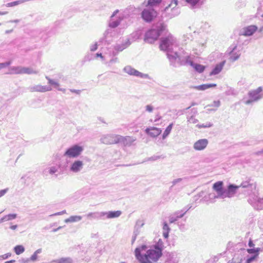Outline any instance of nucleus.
I'll list each match as a JSON object with an SVG mask.
<instances>
[{"instance_id": "obj_1", "label": "nucleus", "mask_w": 263, "mask_h": 263, "mask_svg": "<svg viewBox=\"0 0 263 263\" xmlns=\"http://www.w3.org/2000/svg\"><path fill=\"white\" fill-rule=\"evenodd\" d=\"M168 59L171 63V65L174 67L177 66V64L180 65H190V62L193 61L190 55L184 51L179 54L176 51L173 52V53H169L168 54Z\"/></svg>"}, {"instance_id": "obj_2", "label": "nucleus", "mask_w": 263, "mask_h": 263, "mask_svg": "<svg viewBox=\"0 0 263 263\" xmlns=\"http://www.w3.org/2000/svg\"><path fill=\"white\" fill-rule=\"evenodd\" d=\"M178 45L176 39L171 34L161 39L160 44V49L161 50L166 52V55L168 57V54L173 53L174 47Z\"/></svg>"}, {"instance_id": "obj_3", "label": "nucleus", "mask_w": 263, "mask_h": 263, "mask_svg": "<svg viewBox=\"0 0 263 263\" xmlns=\"http://www.w3.org/2000/svg\"><path fill=\"white\" fill-rule=\"evenodd\" d=\"M166 25L161 23L147 31L144 36L145 42L152 44L158 39L161 33L165 30Z\"/></svg>"}, {"instance_id": "obj_4", "label": "nucleus", "mask_w": 263, "mask_h": 263, "mask_svg": "<svg viewBox=\"0 0 263 263\" xmlns=\"http://www.w3.org/2000/svg\"><path fill=\"white\" fill-rule=\"evenodd\" d=\"M162 253H160L153 248L147 250L146 253L144 254V257L141 263H153L156 262L162 256Z\"/></svg>"}, {"instance_id": "obj_5", "label": "nucleus", "mask_w": 263, "mask_h": 263, "mask_svg": "<svg viewBox=\"0 0 263 263\" xmlns=\"http://www.w3.org/2000/svg\"><path fill=\"white\" fill-rule=\"evenodd\" d=\"M84 148L79 144H74L65 151L64 156L69 158H76L83 152Z\"/></svg>"}, {"instance_id": "obj_6", "label": "nucleus", "mask_w": 263, "mask_h": 263, "mask_svg": "<svg viewBox=\"0 0 263 263\" xmlns=\"http://www.w3.org/2000/svg\"><path fill=\"white\" fill-rule=\"evenodd\" d=\"M223 183L219 181L215 182L213 185V190L216 192V195L210 194L211 199H223V195L225 189L223 187Z\"/></svg>"}, {"instance_id": "obj_7", "label": "nucleus", "mask_w": 263, "mask_h": 263, "mask_svg": "<svg viewBox=\"0 0 263 263\" xmlns=\"http://www.w3.org/2000/svg\"><path fill=\"white\" fill-rule=\"evenodd\" d=\"M248 202L254 209L258 211L262 209L261 203H263V197H259L255 194L250 195L248 199Z\"/></svg>"}, {"instance_id": "obj_8", "label": "nucleus", "mask_w": 263, "mask_h": 263, "mask_svg": "<svg viewBox=\"0 0 263 263\" xmlns=\"http://www.w3.org/2000/svg\"><path fill=\"white\" fill-rule=\"evenodd\" d=\"M262 91L261 87H258L256 89L250 91L249 92V99L245 101L246 104H250L253 102L257 101L262 98L261 94Z\"/></svg>"}, {"instance_id": "obj_9", "label": "nucleus", "mask_w": 263, "mask_h": 263, "mask_svg": "<svg viewBox=\"0 0 263 263\" xmlns=\"http://www.w3.org/2000/svg\"><path fill=\"white\" fill-rule=\"evenodd\" d=\"M119 135L107 134L102 136L100 141L103 144H114L119 143Z\"/></svg>"}, {"instance_id": "obj_10", "label": "nucleus", "mask_w": 263, "mask_h": 263, "mask_svg": "<svg viewBox=\"0 0 263 263\" xmlns=\"http://www.w3.org/2000/svg\"><path fill=\"white\" fill-rule=\"evenodd\" d=\"M119 11V10H116L111 15L108 23L109 27L112 28H116L120 25L121 21L123 20V15H119L117 17H116L117 13H118Z\"/></svg>"}, {"instance_id": "obj_11", "label": "nucleus", "mask_w": 263, "mask_h": 263, "mask_svg": "<svg viewBox=\"0 0 263 263\" xmlns=\"http://www.w3.org/2000/svg\"><path fill=\"white\" fill-rule=\"evenodd\" d=\"M156 16V12L153 8H145L141 12V17L146 22H151Z\"/></svg>"}, {"instance_id": "obj_12", "label": "nucleus", "mask_w": 263, "mask_h": 263, "mask_svg": "<svg viewBox=\"0 0 263 263\" xmlns=\"http://www.w3.org/2000/svg\"><path fill=\"white\" fill-rule=\"evenodd\" d=\"M123 71L130 76H134L143 79H149L148 74L143 73L130 66H125L123 69Z\"/></svg>"}, {"instance_id": "obj_13", "label": "nucleus", "mask_w": 263, "mask_h": 263, "mask_svg": "<svg viewBox=\"0 0 263 263\" xmlns=\"http://www.w3.org/2000/svg\"><path fill=\"white\" fill-rule=\"evenodd\" d=\"M191 207H185L180 211H178L174 213L173 214L170 215L168 217L169 222L170 223H175L179 219L183 217L187 211L190 209Z\"/></svg>"}, {"instance_id": "obj_14", "label": "nucleus", "mask_w": 263, "mask_h": 263, "mask_svg": "<svg viewBox=\"0 0 263 263\" xmlns=\"http://www.w3.org/2000/svg\"><path fill=\"white\" fill-rule=\"evenodd\" d=\"M239 187V186L233 184H230L228 186L227 189H225L223 199L226 198H231L236 194L237 190Z\"/></svg>"}, {"instance_id": "obj_15", "label": "nucleus", "mask_w": 263, "mask_h": 263, "mask_svg": "<svg viewBox=\"0 0 263 263\" xmlns=\"http://www.w3.org/2000/svg\"><path fill=\"white\" fill-rule=\"evenodd\" d=\"M177 5V0H171V3L165 8L164 11L167 12L170 9L173 12L171 14V17H174L179 14L178 9L176 8Z\"/></svg>"}, {"instance_id": "obj_16", "label": "nucleus", "mask_w": 263, "mask_h": 263, "mask_svg": "<svg viewBox=\"0 0 263 263\" xmlns=\"http://www.w3.org/2000/svg\"><path fill=\"white\" fill-rule=\"evenodd\" d=\"M162 132L161 128L149 126L145 129V133L152 138L158 137Z\"/></svg>"}, {"instance_id": "obj_17", "label": "nucleus", "mask_w": 263, "mask_h": 263, "mask_svg": "<svg viewBox=\"0 0 263 263\" xmlns=\"http://www.w3.org/2000/svg\"><path fill=\"white\" fill-rule=\"evenodd\" d=\"M209 143V141L206 139H201L195 142L193 145V148L196 151H202L204 149Z\"/></svg>"}, {"instance_id": "obj_18", "label": "nucleus", "mask_w": 263, "mask_h": 263, "mask_svg": "<svg viewBox=\"0 0 263 263\" xmlns=\"http://www.w3.org/2000/svg\"><path fill=\"white\" fill-rule=\"evenodd\" d=\"M84 163L82 161L75 160L70 166V171L73 173H78L80 172L83 167Z\"/></svg>"}, {"instance_id": "obj_19", "label": "nucleus", "mask_w": 263, "mask_h": 263, "mask_svg": "<svg viewBox=\"0 0 263 263\" xmlns=\"http://www.w3.org/2000/svg\"><path fill=\"white\" fill-rule=\"evenodd\" d=\"M60 166L53 165L46 167L43 171V174L45 176H47L48 174L51 175H54L55 177H58L59 174Z\"/></svg>"}, {"instance_id": "obj_20", "label": "nucleus", "mask_w": 263, "mask_h": 263, "mask_svg": "<svg viewBox=\"0 0 263 263\" xmlns=\"http://www.w3.org/2000/svg\"><path fill=\"white\" fill-rule=\"evenodd\" d=\"M119 143L123 144L124 146H130L136 140V139L130 136H122L120 135Z\"/></svg>"}, {"instance_id": "obj_21", "label": "nucleus", "mask_w": 263, "mask_h": 263, "mask_svg": "<svg viewBox=\"0 0 263 263\" xmlns=\"http://www.w3.org/2000/svg\"><path fill=\"white\" fill-rule=\"evenodd\" d=\"M30 91L31 92L37 91V92H46L51 90L52 88L50 86H42L41 85H35L33 87H30Z\"/></svg>"}, {"instance_id": "obj_22", "label": "nucleus", "mask_w": 263, "mask_h": 263, "mask_svg": "<svg viewBox=\"0 0 263 263\" xmlns=\"http://www.w3.org/2000/svg\"><path fill=\"white\" fill-rule=\"evenodd\" d=\"M192 9L198 8L202 5L205 0H184Z\"/></svg>"}, {"instance_id": "obj_23", "label": "nucleus", "mask_w": 263, "mask_h": 263, "mask_svg": "<svg viewBox=\"0 0 263 263\" xmlns=\"http://www.w3.org/2000/svg\"><path fill=\"white\" fill-rule=\"evenodd\" d=\"M147 249V246L145 245H142L141 247L137 248L135 249V253L136 258L141 263L143 259L144 254L142 255L141 253L142 251H144Z\"/></svg>"}, {"instance_id": "obj_24", "label": "nucleus", "mask_w": 263, "mask_h": 263, "mask_svg": "<svg viewBox=\"0 0 263 263\" xmlns=\"http://www.w3.org/2000/svg\"><path fill=\"white\" fill-rule=\"evenodd\" d=\"M85 216L89 220L100 219L103 217L102 212H90L87 214Z\"/></svg>"}, {"instance_id": "obj_25", "label": "nucleus", "mask_w": 263, "mask_h": 263, "mask_svg": "<svg viewBox=\"0 0 263 263\" xmlns=\"http://www.w3.org/2000/svg\"><path fill=\"white\" fill-rule=\"evenodd\" d=\"M257 30V27L255 25H250L243 28V35L245 36H251Z\"/></svg>"}, {"instance_id": "obj_26", "label": "nucleus", "mask_w": 263, "mask_h": 263, "mask_svg": "<svg viewBox=\"0 0 263 263\" xmlns=\"http://www.w3.org/2000/svg\"><path fill=\"white\" fill-rule=\"evenodd\" d=\"M225 63L226 61H223L220 62L219 63L216 64L214 68L212 70V71L210 72V76L216 75L219 73L222 70Z\"/></svg>"}, {"instance_id": "obj_27", "label": "nucleus", "mask_w": 263, "mask_h": 263, "mask_svg": "<svg viewBox=\"0 0 263 263\" xmlns=\"http://www.w3.org/2000/svg\"><path fill=\"white\" fill-rule=\"evenodd\" d=\"M103 214V217H106L107 218H114L119 217L121 215V211H109V212H102Z\"/></svg>"}, {"instance_id": "obj_28", "label": "nucleus", "mask_w": 263, "mask_h": 263, "mask_svg": "<svg viewBox=\"0 0 263 263\" xmlns=\"http://www.w3.org/2000/svg\"><path fill=\"white\" fill-rule=\"evenodd\" d=\"M239 186L242 187V188H247L248 189V190L253 191L256 189V184L255 183L249 180L242 182Z\"/></svg>"}, {"instance_id": "obj_29", "label": "nucleus", "mask_w": 263, "mask_h": 263, "mask_svg": "<svg viewBox=\"0 0 263 263\" xmlns=\"http://www.w3.org/2000/svg\"><path fill=\"white\" fill-rule=\"evenodd\" d=\"M114 28L109 27L107 28L104 33L103 40H105V42H109V37H112L115 34Z\"/></svg>"}, {"instance_id": "obj_30", "label": "nucleus", "mask_w": 263, "mask_h": 263, "mask_svg": "<svg viewBox=\"0 0 263 263\" xmlns=\"http://www.w3.org/2000/svg\"><path fill=\"white\" fill-rule=\"evenodd\" d=\"M131 43L129 40H127L125 42L122 43L121 44H117L114 48L117 51H122L124 49L126 48L130 45Z\"/></svg>"}, {"instance_id": "obj_31", "label": "nucleus", "mask_w": 263, "mask_h": 263, "mask_svg": "<svg viewBox=\"0 0 263 263\" xmlns=\"http://www.w3.org/2000/svg\"><path fill=\"white\" fill-rule=\"evenodd\" d=\"M190 66H191L196 71L199 73L203 72L205 68L204 66L199 64L195 63L193 61L190 62Z\"/></svg>"}, {"instance_id": "obj_32", "label": "nucleus", "mask_w": 263, "mask_h": 263, "mask_svg": "<svg viewBox=\"0 0 263 263\" xmlns=\"http://www.w3.org/2000/svg\"><path fill=\"white\" fill-rule=\"evenodd\" d=\"M82 219V216L74 215L71 216L69 218L65 219L64 221L65 223H72L77 222L81 221Z\"/></svg>"}, {"instance_id": "obj_33", "label": "nucleus", "mask_w": 263, "mask_h": 263, "mask_svg": "<svg viewBox=\"0 0 263 263\" xmlns=\"http://www.w3.org/2000/svg\"><path fill=\"white\" fill-rule=\"evenodd\" d=\"M152 248L159 252L160 251V253H162V251L164 249V244L162 239H159Z\"/></svg>"}, {"instance_id": "obj_34", "label": "nucleus", "mask_w": 263, "mask_h": 263, "mask_svg": "<svg viewBox=\"0 0 263 263\" xmlns=\"http://www.w3.org/2000/svg\"><path fill=\"white\" fill-rule=\"evenodd\" d=\"M16 217V214H9L8 215H5L0 219V223L5 221L12 220L15 219Z\"/></svg>"}, {"instance_id": "obj_35", "label": "nucleus", "mask_w": 263, "mask_h": 263, "mask_svg": "<svg viewBox=\"0 0 263 263\" xmlns=\"http://www.w3.org/2000/svg\"><path fill=\"white\" fill-rule=\"evenodd\" d=\"M173 125H174L173 123H171L167 126V127L166 128V129H165L164 132L163 133V135L162 136V139L164 140V139H166V137L170 135L171 130L172 129Z\"/></svg>"}, {"instance_id": "obj_36", "label": "nucleus", "mask_w": 263, "mask_h": 263, "mask_svg": "<svg viewBox=\"0 0 263 263\" xmlns=\"http://www.w3.org/2000/svg\"><path fill=\"white\" fill-rule=\"evenodd\" d=\"M236 46H235L233 50L230 52V59L232 62H234L238 60L240 55L239 53L234 52V50L236 48Z\"/></svg>"}, {"instance_id": "obj_37", "label": "nucleus", "mask_w": 263, "mask_h": 263, "mask_svg": "<svg viewBox=\"0 0 263 263\" xmlns=\"http://www.w3.org/2000/svg\"><path fill=\"white\" fill-rule=\"evenodd\" d=\"M37 71L30 67H22V74H36Z\"/></svg>"}, {"instance_id": "obj_38", "label": "nucleus", "mask_w": 263, "mask_h": 263, "mask_svg": "<svg viewBox=\"0 0 263 263\" xmlns=\"http://www.w3.org/2000/svg\"><path fill=\"white\" fill-rule=\"evenodd\" d=\"M22 66H13L10 67L11 74H22Z\"/></svg>"}, {"instance_id": "obj_39", "label": "nucleus", "mask_w": 263, "mask_h": 263, "mask_svg": "<svg viewBox=\"0 0 263 263\" xmlns=\"http://www.w3.org/2000/svg\"><path fill=\"white\" fill-rule=\"evenodd\" d=\"M161 0H148L147 3L146 2H144L143 4L145 6H154L157 5L161 3Z\"/></svg>"}, {"instance_id": "obj_40", "label": "nucleus", "mask_w": 263, "mask_h": 263, "mask_svg": "<svg viewBox=\"0 0 263 263\" xmlns=\"http://www.w3.org/2000/svg\"><path fill=\"white\" fill-rule=\"evenodd\" d=\"M13 250L16 255H20L25 251V248L22 245H17Z\"/></svg>"}, {"instance_id": "obj_41", "label": "nucleus", "mask_w": 263, "mask_h": 263, "mask_svg": "<svg viewBox=\"0 0 263 263\" xmlns=\"http://www.w3.org/2000/svg\"><path fill=\"white\" fill-rule=\"evenodd\" d=\"M53 263H72V259L71 258H62L60 259L53 260Z\"/></svg>"}, {"instance_id": "obj_42", "label": "nucleus", "mask_w": 263, "mask_h": 263, "mask_svg": "<svg viewBox=\"0 0 263 263\" xmlns=\"http://www.w3.org/2000/svg\"><path fill=\"white\" fill-rule=\"evenodd\" d=\"M46 79L48 81V83L51 85L54 86V88H57L59 87L60 84L54 80L51 79L49 77L46 76Z\"/></svg>"}, {"instance_id": "obj_43", "label": "nucleus", "mask_w": 263, "mask_h": 263, "mask_svg": "<svg viewBox=\"0 0 263 263\" xmlns=\"http://www.w3.org/2000/svg\"><path fill=\"white\" fill-rule=\"evenodd\" d=\"M25 1L24 0H20V1H16L13 2L7 3L6 6L8 7H14L16 5H18L19 4H21L23 3Z\"/></svg>"}, {"instance_id": "obj_44", "label": "nucleus", "mask_w": 263, "mask_h": 263, "mask_svg": "<svg viewBox=\"0 0 263 263\" xmlns=\"http://www.w3.org/2000/svg\"><path fill=\"white\" fill-rule=\"evenodd\" d=\"M261 250L260 248H250L247 249V252L250 254H257L258 255L259 252Z\"/></svg>"}, {"instance_id": "obj_45", "label": "nucleus", "mask_w": 263, "mask_h": 263, "mask_svg": "<svg viewBox=\"0 0 263 263\" xmlns=\"http://www.w3.org/2000/svg\"><path fill=\"white\" fill-rule=\"evenodd\" d=\"M144 225V222L143 220L139 219L137 220L135 227L136 229H140Z\"/></svg>"}, {"instance_id": "obj_46", "label": "nucleus", "mask_w": 263, "mask_h": 263, "mask_svg": "<svg viewBox=\"0 0 263 263\" xmlns=\"http://www.w3.org/2000/svg\"><path fill=\"white\" fill-rule=\"evenodd\" d=\"M118 62L117 58H112L109 60V61L106 62L105 64L108 67H110L114 63H116Z\"/></svg>"}, {"instance_id": "obj_47", "label": "nucleus", "mask_w": 263, "mask_h": 263, "mask_svg": "<svg viewBox=\"0 0 263 263\" xmlns=\"http://www.w3.org/2000/svg\"><path fill=\"white\" fill-rule=\"evenodd\" d=\"M257 257V254H254L253 256L248 257L247 259L246 263H251L255 259V258Z\"/></svg>"}, {"instance_id": "obj_48", "label": "nucleus", "mask_w": 263, "mask_h": 263, "mask_svg": "<svg viewBox=\"0 0 263 263\" xmlns=\"http://www.w3.org/2000/svg\"><path fill=\"white\" fill-rule=\"evenodd\" d=\"M170 232V228L166 222H164L163 226V232Z\"/></svg>"}, {"instance_id": "obj_49", "label": "nucleus", "mask_w": 263, "mask_h": 263, "mask_svg": "<svg viewBox=\"0 0 263 263\" xmlns=\"http://www.w3.org/2000/svg\"><path fill=\"white\" fill-rule=\"evenodd\" d=\"M194 88L198 90H206L204 84H202L198 86H194Z\"/></svg>"}, {"instance_id": "obj_50", "label": "nucleus", "mask_w": 263, "mask_h": 263, "mask_svg": "<svg viewBox=\"0 0 263 263\" xmlns=\"http://www.w3.org/2000/svg\"><path fill=\"white\" fill-rule=\"evenodd\" d=\"M154 110V107L151 105H147L145 106V110L148 112H152Z\"/></svg>"}, {"instance_id": "obj_51", "label": "nucleus", "mask_w": 263, "mask_h": 263, "mask_svg": "<svg viewBox=\"0 0 263 263\" xmlns=\"http://www.w3.org/2000/svg\"><path fill=\"white\" fill-rule=\"evenodd\" d=\"M187 121L191 123H196L198 121L197 119L194 118L193 116H191V117L187 118Z\"/></svg>"}, {"instance_id": "obj_52", "label": "nucleus", "mask_w": 263, "mask_h": 263, "mask_svg": "<svg viewBox=\"0 0 263 263\" xmlns=\"http://www.w3.org/2000/svg\"><path fill=\"white\" fill-rule=\"evenodd\" d=\"M182 180V178H178V179H175L173 181H172V185L171 186V188H173V187L176 184H177L178 183H179Z\"/></svg>"}, {"instance_id": "obj_53", "label": "nucleus", "mask_w": 263, "mask_h": 263, "mask_svg": "<svg viewBox=\"0 0 263 263\" xmlns=\"http://www.w3.org/2000/svg\"><path fill=\"white\" fill-rule=\"evenodd\" d=\"M11 255V253H8L5 254L4 255H1L0 259H6L8 257H10Z\"/></svg>"}, {"instance_id": "obj_54", "label": "nucleus", "mask_w": 263, "mask_h": 263, "mask_svg": "<svg viewBox=\"0 0 263 263\" xmlns=\"http://www.w3.org/2000/svg\"><path fill=\"white\" fill-rule=\"evenodd\" d=\"M161 158V156H153L148 158V160L149 161H156Z\"/></svg>"}, {"instance_id": "obj_55", "label": "nucleus", "mask_w": 263, "mask_h": 263, "mask_svg": "<svg viewBox=\"0 0 263 263\" xmlns=\"http://www.w3.org/2000/svg\"><path fill=\"white\" fill-rule=\"evenodd\" d=\"M205 86V88L206 89H209L211 87H215L217 85L216 84L213 83V84H204Z\"/></svg>"}, {"instance_id": "obj_56", "label": "nucleus", "mask_w": 263, "mask_h": 263, "mask_svg": "<svg viewBox=\"0 0 263 263\" xmlns=\"http://www.w3.org/2000/svg\"><path fill=\"white\" fill-rule=\"evenodd\" d=\"M30 261V259L28 258H22L18 260L20 263H28Z\"/></svg>"}, {"instance_id": "obj_57", "label": "nucleus", "mask_w": 263, "mask_h": 263, "mask_svg": "<svg viewBox=\"0 0 263 263\" xmlns=\"http://www.w3.org/2000/svg\"><path fill=\"white\" fill-rule=\"evenodd\" d=\"M98 48V44L97 43H95L93 45H92L90 47V49L91 51H96Z\"/></svg>"}, {"instance_id": "obj_58", "label": "nucleus", "mask_w": 263, "mask_h": 263, "mask_svg": "<svg viewBox=\"0 0 263 263\" xmlns=\"http://www.w3.org/2000/svg\"><path fill=\"white\" fill-rule=\"evenodd\" d=\"M212 126V124L211 123H208L206 124H202L201 125H198V126L199 128H206V127H210Z\"/></svg>"}, {"instance_id": "obj_59", "label": "nucleus", "mask_w": 263, "mask_h": 263, "mask_svg": "<svg viewBox=\"0 0 263 263\" xmlns=\"http://www.w3.org/2000/svg\"><path fill=\"white\" fill-rule=\"evenodd\" d=\"M8 191V189H3L0 191V198L4 196Z\"/></svg>"}, {"instance_id": "obj_60", "label": "nucleus", "mask_w": 263, "mask_h": 263, "mask_svg": "<svg viewBox=\"0 0 263 263\" xmlns=\"http://www.w3.org/2000/svg\"><path fill=\"white\" fill-rule=\"evenodd\" d=\"M37 258V255L34 253L31 255V256L30 257V258L29 259H30V261L31 260L32 261H35V260H36Z\"/></svg>"}, {"instance_id": "obj_61", "label": "nucleus", "mask_w": 263, "mask_h": 263, "mask_svg": "<svg viewBox=\"0 0 263 263\" xmlns=\"http://www.w3.org/2000/svg\"><path fill=\"white\" fill-rule=\"evenodd\" d=\"M220 105V101H214L213 103V104L211 105V106H215V107H219Z\"/></svg>"}, {"instance_id": "obj_62", "label": "nucleus", "mask_w": 263, "mask_h": 263, "mask_svg": "<svg viewBox=\"0 0 263 263\" xmlns=\"http://www.w3.org/2000/svg\"><path fill=\"white\" fill-rule=\"evenodd\" d=\"M70 91L72 92V93H75L77 95H79L81 91L80 90H77V89H69Z\"/></svg>"}, {"instance_id": "obj_63", "label": "nucleus", "mask_w": 263, "mask_h": 263, "mask_svg": "<svg viewBox=\"0 0 263 263\" xmlns=\"http://www.w3.org/2000/svg\"><path fill=\"white\" fill-rule=\"evenodd\" d=\"M140 233V229H136L135 227H134V230L133 235L135 236H138Z\"/></svg>"}, {"instance_id": "obj_64", "label": "nucleus", "mask_w": 263, "mask_h": 263, "mask_svg": "<svg viewBox=\"0 0 263 263\" xmlns=\"http://www.w3.org/2000/svg\"><path fill=\"white\" fill-rule=\"evenodd\" d=\"M96 55L97 57H100L102 60H105V57L102 55V53H96Z\"/></svg>"}]
</instances>
